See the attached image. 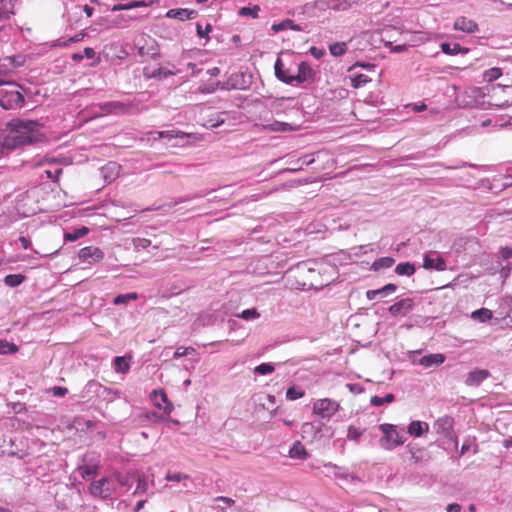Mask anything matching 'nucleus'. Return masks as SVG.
Returning a JSON list of instances; mask_svg holds the SVG:
<instances>
[{
  "instance_id": "a18cd8bd",
  "label": "nucleus",
  "mask_w": 512,
  "mask_h": 512,
  "mask_svg": "<svg viewBox=\"0 0 512 512\" xmlns=\"http://www.w3.org/2000/svg\"><path fill=\"white\" fill-rule=\"evenodd\" d=\"M236 317L249 321L259 318L260 313L256 308H250L243 310L241 313L236 314Z\"/></svg>"
},
{
  "instance_id": "9d476101",
  "label": "nucleus",
  "mask_w": 512,
  "mask_h": 512,
  "mask_svg": "<svg viewBox=\"0 0 512 512\" xmlns=\"http://www.w3.org/2000/svg\"><path fill=\"white\" fill-rule=\"evenodd\" d=\"M106 387L103 386L101 383H99L96 380H89L85 387L83 388V397H92L97 396L99 398H102L105 401L110 402L111 398L107 397L105 395Z\"/></svg>"
},
{
  "instance_id": "c756f323",
  "label": "nucleus",
  "mask_w": 512,
  "mask_h": 512,
  "mask_svg": "<svg viewBox=\"0 0 512 512\" xmlns=\"http://www.w3.org/2000/svg\"><path fill=\"white\" fill-rule=\"evenodd\" d=\"M416 271L415 265L411 262L399 263L395 268V273L399 276H412Z\"/></svg>"
},
{
  "instance_id": "a878e982",
  "label": "nucleus",
  "mask_w": 512,
  "mask_h": 512,
  "mask_svg": "<svg viewBox=\"0 0 512 512\" xmlns=\"http://www.w3.org/2000/svg\"><path fill=\"white\" fill-rule=\"evenodd\" d=\"M289 456L293 459L304 460L307 458L308 452L301 442L296 441L289 450Z\"/></svg>"
},
{
  "instance_id": "72a5a7b5",
  "label": "nucleus",
  "mask_w": 512,
  "mask_h": 512,
  "mask_svg": "<svg viewBox=\"0 0 512 512\" xmlns=\"http://www.w3.org/2000/svg\"><path fill=\"white\" fill-rule=\"evenodd\" d=\"M25 276L22 274H9L5 276L4 283L9 287H17L25 281Z\"/></svg>"
},
{
  "instance_id": "bf43d9fd",
  "label": "nucleus",
  "mask_w": 512,
  "mask_h": 512,
  "mask_svg": "<svg viewBox=\"0 0 512 512\" xmlns=\"http://www.w3.org/2000/svg\"><path fill=\"white\" fill-rule=\"evenodd\" d=\"M317 263L313 261L301 262L298 263L297 268L301 270H307L308 272H315V267Z\"/></svg>"
},
{
  "instance_id": "4468645a",
  "label": "nucleus",
  "mask_w": 512,
  "mask_h": 512,
  "mask_svg": "<svg viewBox=\"0 0 512 512\" xmlns=\"http://www.w3.org/2000/svg\"><path fill=\"white\" fill-rule=\"evenodd\" d=\"M423 267L425 269H434L437 271H444L447 268L446 261L442 256L436 252H429L424 255Z\"/></svg>"
},
{
  "instance_id": "e433bc0d",
  "label": "nucleus",
  "mask_w": 512,
  "mask_h": 512,
  "mask_svg": "<svg viewBox=\"0 0 512 512\" xmlns=\"http://www.w3.org/2000/svg\"><path fill=\"white\" fill-rule=\"evenodd\" d=\"M205 195H206L205 193H195V194H192V195H187V196L179 197L178 199H176L174 201H170V202L164 204L163 207L172 208V207H174V206H176V205H178L180 203H184V202L196 199V198H201V197H203Z\"/></svg>"
},
{
  "instance_id": "680f3d73",
  "label": "nucleus",
  "mask_w": 512,
  "mask_h": 512,
  "mask_svg": "<svg viewBox=\"0 0 512 512\" xmlns=\"http://www.w3.org/2000/svg\"><path fill=\"white\" fill-rule=\"evenodd\" d=\"M51 392L55 397H64L68 393V389L66 387L54 386Z\"/></svg>"
},
{
  "instance_id": "cd10ccee",
  "label": "nucleus",
  "mask_w": 512,
  "mask_h": 512,
  "mask_svg": "<svg viewBox=\"0 0 512 512\" xmlns=\"http://www.w3.org/2000/svg\"><path fill=\"white\" fill-rule=\"evenodd\" d=\"M332 10L346 11L361 4V0H333Z\"/></svg>"
},
{
  "instance_id": "c03bdc74",
  "label": "nucleus",
  "mask_w": 512,
  "mask_h": 512,
  "mask_svg": "<svg viewBox=\"0 0 512 512\" xmlns=\"http://www.w3.org/2000/svg\"><path fill=\"white\" fill-rule=\"evenodd\" d=\"M80 475L83 479H89L90 477H94L98 473V467L96 465L93 466H80L78 468Z\"/></svg>"
},
{
  "instance_id": "20e7f679",
  "label": "nucleus",
  "mask_w": 512,
  "mask_h": 512,
  "mask_svg": "<svg viewBox=\"0 0 512 512\" xmlns=\"http://www.w3.org/2000/svg\"><path fill=\"white\" fill-rule=\"evenodd\" d=\"M115 485L108 477H103L99 480H94L90 483L88 491L91 496L103 500L111 499L115 493Z\"/></svg>"
},
{
  "instance_id": "8fccbe9b",
  "label": "nucleus",
  "mask_w": 512,
  "mask_h": 512,
  "mask_svg": "<svg viewBox=\"0 0 512 512\" xmlns=\"http://www.w3.org/2000/svg\"><path fill=\"white\" fill-rule=\"evenodd\" d=\"M145 6L143 1H131L126 4H118L113 7V11L130 10L136 7Z\"/></svg>"
},
{
  "instance_id": "9b49d317",
  "label": "nucleus",
  "mask_w": 512,
  "mask_h": 512,
  "mask_svg": "<svg viewBox=\"0 0 512 512\" xmlns=\"http://www.w3.org/2000/svg\"><path fill=\"white\" fill-rule=\"evenodd\" d=\"M78 256L83 262L88 264H94L101 261L104 258V253L98 247L87 246L80 249Z\"/></svg>"
},
{
  "instance_id": "f03ea898",
  "label": "nucleus",
  "mask_w": 512,
  "mask_h": 512,
  "mask_svg": "<svg viewBox=\"0 0 512 512\" xmlns=\"http://www.w3.org/2000/svg\"><path fill=\"white\" fill-rule=\"evenodd\" d=\"M20 86L15 82H8L0 88V106L5 110L21 108L24 96L20 92Z\"/></svg>"
},
{
  "instance_id": "052dcab7",
  "label": "nucleus",
  "mask_w": 512,
  "mask_h": 512,
  "mask_svg": "<svg viewBox=\"0 0 512 512\" xmlns=\"http://www.w3.org/2000/svg\"><path fill=\"white\" fill-rule=\"evenodd\" d=\"M187 478H188V475L183 474V473H168L166 475V480L173 481V482H180L183 479H187Z\"/></svg>"
},
{
  "instance_id": "0e129e2a",
  "label": "nucleus",
  "mask_w": 512,
  "mask_h": 512,
  "mask_svg": "<svg viewBox=\"0 0 512 512\" xmlns=\"http://www.w3.org/2000/svg\"><path fill=\"white\" fill-rule=\"evenodd\" d=\"M83 37H84V34L76 35L74 37L69 38L67 41H64L63 43H59V46L66 47L69 43H76V42L81 41L83 39Z\"/></svg>"
},
{
  "instance_id": "5701e85b",
  "label": "nucleus",
  "mask_w": 512,
  "mask_h": 512,
  "mask_svg": "<svg viewBox=\"0 0 512 512\" xmlns=\"http://www.w3.org/2000/svg\"><path fill=\"white\" fill-rule=\"evenodd\" d=\"M175 75V72L168 70L163 67H158L152 70L145 69L144 70V76L147 79H158V80H164L170 76Z\"/></svg>"
},
{
  "instance_id": "1a4fd4ad",
  "label": "nucleus",
  "mask_w": 512,
  "mask_h": 512,
  "mask_svg": "<svg viewBox=\"0 0 512 512\" xmlns=\"http://www.w3.org/2000/svg\"><path fill=\"white\" fill-rule=\"evenodd\" d=\"M104 114L124 115L130 113L131 105L120 101H108L99 104Z\"/></svg>"
},
{
  "instance_id": "2f4dec72",
  "label": "nucleus",
  "mask_w": 512,
  "mask_h": 512,
  "mask_svg": "<svg viewBox=\"0 0 512 512\" xmlns=\"http://www.w3.org/2000/svg\"><path fill=\"white\" fill-rule=\"evenodd\" d=\"M492 316V311L487 308H480L471 313V318L481 323H485L488 320L492 319Z\"/></svg>"
},
{
  "instance_id": "69168bd1",
  "label": "nucleus",
  "mask_w": 512,
  "mask_h": 512,
  "mask_svg": "<svg viewBox=\"0 0 512 512\" xmlns=\"http://www.w3.org/2000/svg\"><path fill=\"white\" fill-rule=\"evenodd\" d=\"M310 54L316 59H320L324 55V50L312 46L309 50Z\"/></svg>"
},
{
  "instance_id": "6e6552de",
  "label": "nucleus",
  "mask_w": 512,
  "mask_h": 512,
  "mask_svg": "<svg viewBox=\"0 0 512 512\" xmlns=\"http://www.w3.org/2000/svg\"><path fill=\"white\" fill-rule=\"evenodd\" d=\"M150 399L153 401L157 408L163 409L165 414L169 415L173 412L174 406L169 401L168 396L163 389L153 390L150 393Z\"/></svg>"
},
{
  "instance_id": "338daca9",
  "label": "nucleus",
  "mask_w": 512,
  "mask_h": 512,
  "mask_svg": "<svg viewBox=\"0 0 512 512\" xmlns=\"http://www.w3.org/2000/svg\"><path fill=\"white\" fill-rule=\"evenodd\" d=\"M82 55L88 59H93L95 57V51L91 47H86L84 48Z\"/></svg>"
},
{
  "instance_id": "ea45409f",
  "label": "nucleus",
  "mask_w": 512,
  "mask_h": 512,
  "mask_svg": "<svg viewBox=\"0 0 512 512\" xmlns=\"http://www.w3.org/2000/svg\"><path fill=\"white\" fill-rule=\"evenodd\" d=\"M502 76V70L498 67L490 68L483 73V79L486 82H493Z\"/></svg>"
},
{
  "instance_id": "473e14b6",
  "label": "nucleus",
  "mask_w": 512,
  "mask_h": 512,
  "mask_svg": "<svg viewBox=\"0 0 512 512\" xmlns=\"http://www.w3.org/2000/svg\"><path fill=\"white\" fill-rule=\"evenodd\" d=\"M325 467H330V468L334 469L335 470L334 475L336 478H340V479H343L346 481H351V482H358L360 480L358 476H355L348 472H343V473L338 472V470H340V468L337 465H333V464L329 463V464H325Z\"/></svg>"
},
{
  "instance_id": "e2e57ef3",
  "label": "nucleus",
  "mask_w": 512,
  "mask_h": 512,
  "mask_svg": "<svg viewBox=\"0 0 512 512\" xmlns=\"http://www.w3.org/2000/svg\"><path fill=\"white\" fill-rule=\"evenodd\" d=\"M500 255L503 260L512 258V247H502L500 249Z\"/></svg>"
},
{
  "instance_id": "c85d7f7f",
  "label": "nucleus",
  "mask_w": 512,
  "mask_h": 512,
  "mask_svg": "<svg viewBox=\"0 0 512 512\" xmlns=\"http://www.w3.org/2000/svg\"><path fill=\"white\" fill-rule=\"evenodd\" d=\"M89 233V229L85 226H82L80 228L74 229L70 232L64 233V240L68 242H74L84 236H86Z\"/></svg>"
},
{
  "instance_id": "bb28decb",
  "label": "nucleus",
  "mask_w": 512,
  "mask_h": 512,
  "mask_svg": "<svg viewBox=\"0 0 512 512\" xmlns=\"http://www.w3.org/2000/svg\"><path fill=\"white\" fill-rule=\"evenodd\" d=\"M113 368L116 373L126 374L130 370V363L124 356H117L113 359Z\"/></svg>"
},
{
  "instance_id": "a211bd4d",
  "label": "nucleus",
  "mask_w": 512,
  "mask_h": 512,
  "mask_svg": "<svg viewBox=\"0 0 512 512\" xmlns=\"http://www.w3.org/2000/svg\"><path fill=\"white\" fill-rule=\"evenodd\" d=\"M445 359V355L441 353L429 354L421 357L418 360V364L424 368L437 367L443 364Z\"/></svg>"
},
{
  "instance_id": "58836bf2",
  "label": "nucleus",
  "mask_w": 512,
  "mask_h": 512,
  "mask_svg": "<svg viewBox=\"0 0 512 512\" xmlns=\"http://www.w3.org/2000/svg\"><path fill=\"white\" fill-rule=\"evenodd\" d=\"M331 55L335 57L342 56L347 51V44L345 42H335L329 45Z\"/></svg>"
},
{
  "instance_id": "a19ab883",
  "label": "nucleus",
  "mask_w": 512,
  "mask_h": 512,
  "mask_svg": "<svg viewBox=\"0 0 512 512\" xmlns=\"http://www.w3.org/2000/svg\"><path fill=\"white\" fill-rule=\"evenodd\" d=\"M395 399V396L391 393L389 394H386L384 397H380V396H372L371 399H370V403L371 405L373 406H382L383 404L385 403H392Z\"/></svg>"
},
{
  "instance_id": "39448f33",
  "label": "nucleus",
  "mask_w": 512,
  "mask_h": 512,
  "mask_svg": "<svg viewBox=\"0 0 512 512\" xmlns=\"http://www.w3.org/2000/svg\"><path fill=\"white\" fill-rule=\"evenodd\" d=\"M339 407L335 400L323 398L314 402L313 412L321 418L329 420L339 410Z\"/></svg>"
},
{
  "instance_id": "ddd939ff",
  "label": "nucleus",
  "mask_w": 512,
  "mask_h": 512,
  "mask_svg": "<svg viewBox=\"0 0 512 512\" xmlns=\"http://www.w3.org/2000/svg\"><path fill=\"white\" fill-rule=\"evenodd\" d=\"M490 376L489 370L475 368L467 374L464 383L468 387H478Z\"/></svg>"
},
{
  "instance_id": "0eeeda50",
  "label": "nucleus",
  "mask_w": 512,
  "mask_h": 512,
  "mask_svg": "<svg viewBox=\"0 0 512 512\" xmlns=\"http://www.w3.org/2000/svg\"><path fill=\"white\" fill-rule=\"evenodd\" d=\"M227 90H247L252 84V75L248 72L232 73L226 80Z\"/></svg>"
},
{
  "instance_id": "423d86ee",
  "label": "nucleus",
  "mask_w": 512,
  "mask_h": 512,
  "mask_svg": "<svg viewBox=\"0 0 512 512\" xmlns=\"http://www.w3.org/2000/svg\"><path fill=\"white\" fill-rule=\"evenodd\" d=\"M436 432L444 438L452 440L457 445V436L454 433V419L449 415L438 418L433 425Z\"/></svg>"
},
{
  "instance_id": "393cba45",
  "label": "nucleus",
  "mask_w": 512,
  "mask_h": 512,
  "mask_svg": "<svg viewBox=\"0 0 512 512\" xmlns=\"http://www.w3.org/2000/svg\"><path fill=\"white\" fill-rule=\"evenodd\" d=\"M137 473L136 472H127V473H121V472H115L114 477L116 481L119 483L122 487L130 488L136 479Z\"/></svg>"
},
{
  "instance_id": "7ed1b4c3",
  "label": "nucleus",
  "mask_w": 512,
  "mask_h": 512,
  "mask_svg": "<svg viewBox=\"0 0 512 512\" xmlns=\"http://www.w3.org/2000/svg\"><path fill=\"white\" fill-rule=\"evenodd\" d=\"M379 429L383 433V436L379 440V444L385 450H393L406 441L404 432H399L393 424H381Z\"/></svg>"
},
{
  "instance_id": "aec40b11",
  "label": "nucleus",
  "mask_w": 512,
  "mask_h": 512,
  "mask_svg": "<svg viewBox=\"0 0 512 512\" xmlns=\"http://www.w3.org/2000/svg\"><path fill=\"white\" fill-rule=\"evenodd\" d=\"M396 290H397V285L393 284V283H389L379 289L366 291V298L368 300H374L378 296L382 297V298L387 297L390 294L394 293Z\"/></svg>"
},
{
  "instance_id": "c9c22d12",
  "label": "nucleus",
  "mask_w": 512,
  "mask_h": 512,
  "mask_svg": "<svg viewBox=\"0 0 512 512\" xmlns=\"http://www.w3.org/2000/svg\"><path fill=\"white\" fill-rule=\"evenodd\" d=\"M260 7L258 5L242 7L239 9L238 14L242 17H251L253 19L258 18Z\"/></svg>"
},
{
  "instance_id": "412c9836",
  "label": "nucleus",
  "mask_w": 512,
  "mask_h": 512,
  "mask_svg": "<svg viewBox=\"0 0 512 512\" xmlns=\"http://www.w3.org/2000/svg\"><path fill=\"white\" fill-rule=\"evenodd\" d=\"M137 420L141 425L156 424L164 420V416L156 411H146L139 413Z\"/></svg>"
},
{
  "instance_id": "37998d69",
  "label": "nucleus",
  "mask_w": 512,
  "mask_h": 512,
  "mask_svg": "<svg viewBox=\"0 0 512 512\" xmlns=\"http://www.w3.org/2000/svg\"><path fill=\"white\" fill-rule=\"evenodd\" d=\"M17 351H18V347L14 343L8 342L6 340H0V354L1 355L14 354Z\"/></svg>"
},
{
  "instance_id": "09e8293b",
  "label": "nucleus",
  "mask_w": 512,
  "mask_h": 512,
  "mask_svg": "<svg viewBox=\"0 0 512 512\" xmlns=\"http://www.w3.org/2000/svg\"><path fill=\"white\" fill-rule=\"evenodd\" d=\"M270 131H288L291 129L290 124L286 122L273 121L265 126Z\"/></svg>"
},
{
  "instance_id": "79ce46f5",
  "label": "nucleus",
  "mask_w": 512,
  "mask_h": 512,
  "mask_svg": "<svg viewBox=\"0 0 512 512\" xmlns=\"http://www.w3.org/2000/svg\"><path fill=\"white\" fill-rule=\"evenodd\" d=\"M364 432L365 429H360L350 425L347 430V439L358 443Z\"/></svg>"
},
{
  "instance_id": "6e6d98bb",
  "label": "nucleus",
  "mask_w": 512,
  "mask_h": 512,
  "mask_svg": "<svg viewBox=\"0 0 512 512\" xmlns=\"http://www.w3.org/2000/svg\"><path fill=\"white\" fill-rule=\"evenodd\" d=\"M333 5V0H315L314 2V8L321 11L332 9Z\"/></svg>"
},
{
  "instance_id": "f704fd0d",
  "label": "nucleus",
  "mask_w": 512,
  "mask_h": 512,
  "mask_svg": "<svg viewBox=\"0 0 512 512\" xmlns=\"http://www.w3.org/2000/svg\"><path fill=\"white\" fill-rule=\"evenodd\" d=\"M138 294L136 292H130L126 294H119L113 299L114 305H123L127 304L130 301H134L138 299Z\"/></svg>"
},
{
  "instance_id": "603ef678",
  "label": "nucleus",
  "mask_w": 512,
  "mask_h": 512,
  "mask_svg": "<svg viewBox=\"0 0 512 512\" xmlns=\"http://www.w3.org/2000/svg\"><path fill=\"white\" fill-rule=\"evenodd\" d=\"M212 31V26L211 24H207L205 26V28H203L202 24L201 23H196V32H197V35L200 37V38H206V39H209V36L208 34Z\"/></svg>"
},
{
  "instance_id": "4d7b16f0",
  "label": "nucleus",
  "mask_w": 512,
  "mask_h": 512,
  "mask_svg": "<svg viewBox=\"0 0 512 512\" xmlns=\"http://www.w3.org/2000/svg\"><path fill=\"white\" fill-rule=\"evenodd\" d=\"M194 348L192 347H184V346H180L178 347L175 352H174V358L175 359H178V358H181L183 356H186L188 355L190 352H194Z\"/></svg>"
},
{
  "instance_id": "3c124183",
  "label": "nucleus",
  "mask_w": 512,
  "mask_h": 512,
  "mask_svg": "<svg viewBox=\"0 0 512 512\" xmlns=\"http://www.w3.org/2000/svg\"><path fill=\"white\" fill-rule=\"evenodd\" d=\"M135 480H137V486H136V489L133 494L136 495V494L146 493L148 490V482H147L146 478L140 477L139 475H137Z\"/></svg>"
},
{
  "instance_id": "b1692460",
  "label": "nucleus",
  "mask_w": 512,
  "mask_h": 512,
  "mask_svg": "<svg viewBox=\"0 0 512 512\" xmlns=\"http://www.w3.org/2000/svg\"><path fill=\"white\" fill-rule=\"evenodd\" d=\"M440 47L441 51L447 55L467 54L469 52V48L463 47L459 43L444 42L441 43Z\"/></svg>"
},
{
  "instance_id": "f8f14e48",
  "label": "nucleus",
  "mask_w": 512,
  "mask_h": 512,
  "mask_svg": "<svg viewBox=\"0 0 512 512\" xmlns=\"http://www.w3.org/2000/svg\"><path fill=\"white\" fill-rule=\"evenodd\" d=\"M414 301L411 298H404L401 299L394 304H392L388 311L389 313L396 317V316H406L408 313H410L414 309Z\"/></svg>"
},
{
  "instance_id": "f3484780",
  "label": "nucleus",
  "mask_w": 512,
  "mask_h": 512,
  "mask_svg": "<svg viewBox=\"0 0 512 512\" xmlns=\"http://www.w3.org/2000/svg\"><path fill=\"white\" fill-rule=\"evenodd\" d=\"M453 28L468 34L475 33L479 30L478 24L474 20L464 16L458 17L454 21Z\"/></svg>"
},
{
  "instance_id": "f257e3e1",
  "label": "nucleus",
  "mask_w": 512,
  "mask_h": 512,
  "mask_svg": "<svg viewBox=\"0 0 512 512\" xmlns=\"http://www.w3.org/2000/svg\"><path fill=\"white\" fill-rule=\"evenodd\" d=\"M40 128L41 125L37 121L12 120L7 125V130L2 140V146L6 149L14 150L39 142L43 138Z\"/></svg>"
},
{
  "instance_id": "6ab92c4d",
  "label": "nucleus",
  "mask_w": 512,
  "mask_h": 512,
  "mask_svg": "<svg viewBox=\"0 0 512 512\" xmlns=\"http://www.w3.org/2000/svg\"><path fill=\"white\" fill-rule=\"evenodd\" d=\"M168 18L178 19L180 21H185L188 19H193L197 16V12L195 10L187 9V8H175L170 9L166 13Z\"/></svg>"
},
{
  "instance_id": "4c0bfd02",
  "label": "nucleus",
  "mask_w": 512,
  "mask_h": 512,
  "mask_svg": "<svg viewBox=\"0 0 512 512\" xmlns=\"http://www.w3.org/2000/svg\"><path fill=\"white\" fill-rule=\"evenodd\" d=\"M351 86L353 88H361L364 87L367 83L371 81V79L365 74H355L350 77Z\"/></svg>"
},
{
  "instance_id": "5fc2aeb1",
  "label": "nucleus",
  "mask_w": 512,
  "mask_h": 512,
  "mask_svg": "<svg viewBox=\"0 0 512 512\" xmlns=\"http://www.w3.org/2000/svg\"><path fill=\"white\" fill-rule=\"evenodd\" d=\"M290 25H292V20L291 19H285V20L281 21L280 23H274L272 25L271 29L274 32H280V31L289 29Z\"/></svg>"
},
{
  "instance_id": "864d4df0",
  "label": "nucleus",
  "mask_w": 512,
  "mask_h": 512,
  "mask_svg": "<svg viewBox=\"0 0 512 512\" xmlns=\"http://www.w3.org/2000/svg\"><path fill=\"white\" fill-rule=\"evenodd\" d=\"M150 245H151V241L149 239L140 238V237L133 239V246L137 250L146 249Z\"/></svg>"
},
{
  "instance_id": "774afa93",
  "label": "nucleus",
  "mask_w": 512,
  "mask_h": 512,
  "mask_svg": "<svg viewBox=\"0 0 512 512\" xmlns=\"http://www.w3.org/2000/svg\"><path fill=\"white\" fill-rule=\"evenodd\" d=\"M446 511L447 512H460L461 511V506L459 504H457V503H451V504L447 505Z\"/></svg>"
},
{
  "instance_id": "49530a36",
  "label": "nucleus",
  "mask_w": 512,
  "mask_h": 512,
  "mask_svg": "<svg viewBox=\"0 0 512 512\" xmlns=\"http://www.w3.org/2000/svg\"><path fill=\"white\" fill-rule=\"evenodd\" d=\"M304 394H305V392L303 389L296 387V386H292L287 389L286 398L290 401H294V400H297V399L303 397Z\"/></svg>"
},
{
  "instance_id": "7c9ffc66",
  "label": "nucleus",
  "mask_w": 512,
  "mask_h": 512,
  "mask_svg": "<svg viewBox=\"0 0 512 512\" xmlns=\"http://www.w3.org/2000/svg\"><path fill=\"white\" fill-rule=\"evenodd\" d=\"M395 263V259L392 257H381L376 259L371 266V270L379 271L381 269L390 268Z\"/></svg>"
},
{
  "instance_id": "dca6fc26",
  "label": "nucleus",
  "mask_w": 512,
  "mask_h": 512,
  "mask_svg": "<svg viewBox=\"0 0 512 512\" xmlns=\"http://www.w3.org/2000/svg\"><path fill=\"white\" fill-rule=\"evenodd\" d=\"M274 70L276 77L281 82L294 85V74L291 73L289 68H285L283 61L279 57L275 61Z\"/></svg>"
},
{
  "instance_id": "13d9d810",
  "label": "nucleus",
  "mask_w": 512,
  "mask_h": 512,
  "mask_svg": "<svg viewBox=\"0 0 512 512\" xmlns=\"http://www.w3.org/2000/svg\"><path fill=\"white\" fill-rule=\"evenodd\" d=\"M179 132H176L174 130H165V131H159L158 137L160 139H165L167 141L172 140L173 138L178 137Z\"/></svg>"
},
{
  "instance_id": "2eb2a0df",
  "label": "nucleus",
  "mask_w": 512,
  "mask_h": 512,
  "mask_svg": "<svg viewBox=\"0 0 512 512\" xmlns=\"http://www.w3.org/2000/svg\"><path fill=\"white\" fill-rule=\"evenodd\" d=\"M314 76L315 72L311 68L310 64L305 61H302L297 66V73L294 74V83L296 82L298 84H301L304 82L313 81Z\"/></svg>"
},
{
  "instance_id": "4be33fe9",
  "label": "nucleus",
  "mask_w": 512,
  "mask_h": 512,
  "mask_svg": "<svg viewBox=\"0 0 512 512\" xmlns=\"http://www.w3.org/2000/svg\"><path fill=\"white\" fill-rule=\"evenodd\" d=\"M429 424L423 421L415 420L411 421L407 428V433L413 437H420L424 433L428 432Z\"/></svg>"
},
{
  "instance_id": "de8ad7c7",
  "label": "nucleus",
  "mask_w": 512,
  "mask_h": 512,
  "mask_svg": "<svg viewBox=\"0 0 512 512\" xmlns=\"http://www.w3.org/2000/svg\"><path fill=\"white\" fill-rule=\"evenodd\" d=\"M275 370L272 363H261L254 368V373L258 375H268Z\"/></svg>"
}]
</instances>
